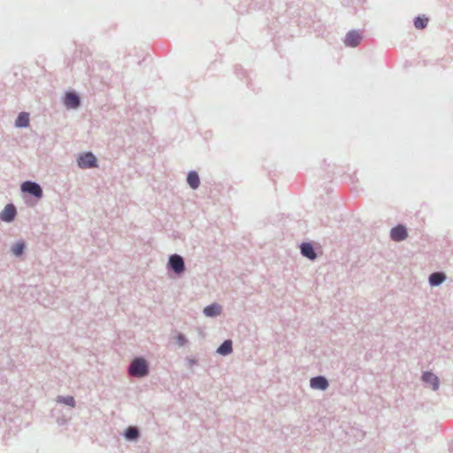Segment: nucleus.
Masks as SVG:
<instances>
[{
    "mask_svg": "<svg viewBox=\"0 0 453 453\" xmlns=\"http://www.w3.org/2000/svg\"><path fill=\"white\" fill-rule=\"evenodd\" d=\"M129 373L134 377H143L148 373V365L143 358H135L129 366Z\"/></svg>",
    "mask_w": 453,
    "mask_h": 453,
    "instance_id": "nucleus-1",
    "label": "nucleus"
},
{
    "mask_svg": "<svg viewBox=\"0 0 453 453\" xmlns=\"http://www.w3.org/2000/svg\"><path fill=\"white\" fill-rule=\"evenodd\" d=\"M21 190L23 192H27L37 198H41L42 196V190L41 187L35 182L25 181L21 185Z\"/></svg>",
    "mask_w": 453,
    "mask_h": 453,
    "instance_id": "nucleus-2",
    "label": "nucleus"
},
{
    "mask_svg": "<svg viewBox=\"0 0 453 453\" xmlns=\"http://www.w3.org/2000/svg\"><path fill=\"white\" fill-rule=\"evenodd\" d=\"M78 165L81 168L94 167L96 165V158L92 153L88 152L80 156Z\"/></svg>",
    "mask_w": 453,
    "mask_h": 453,
    "instance_id": "nucleus-3",
    "label": "nucleus"
},
{
    "mask_svg": "<svg viewBox=\"0 0 453 453\" xmlns=\"http://www.w3.org/2000/svg\"><path fill=\"white\" fill-rule=\"evenodd\" d=\"M169 265L178 274L183 273L185 269L184 261L179 255H172L170 257Z\"/></svg>",
    "mask_w": 453,
    "mask_h": 453,
    "instance_id": "nucleus-4",
    "label": "nucleus"
},
{
    "mask_svg": "<svg viewBox=\"0 0 453 453\" xmlns=\"http://www.w3.org/2000/svg\"><path fill=\"white\" fill-rule=\"evenodd\" d=\"M407 235V230L402 225H398L397 226L392 228L390 232L391 239L395 242H400L406 239Z\"/></svg>",
    "mask_w": 453,
    "mask_h": 453,
    "instance_id": "nucleus-5",
    "label": "nucleus"
},
{
    "mask_svg": "<svg viewBox=\"0 0 453 453\" xmlns=\"http://www.w3.org/2000/svg\"><path fill=\"white\" fill-rule=\"evenodd\" d=\"M16 215V208L13 204H7L0 213V219L5 222H11Z\"/></svg>",
    "mask_w": 453,
    "mask_h": 453,
    "instance_id": "nucleus-6",
    "label": "nucleus"
},
{
    "mask_svg": "<svg viewBox=\"0 0 453 453\" xmlns=\"http://www.w3.org/2000/svg\"><path fill=\"white\" fill-rule=\"evenodd\" d=\"M311 387L314 389L325 390L328 387V382L322 376L314 377L311 380Z\"/></svg>",
    "mask_w": 453,
    "mask_h": 453,
    "instance_id": "nucleus-7",
    "label": "nucleus"
},
{
    "mask_svg": "<svg viewBox=\"0 0 453 453\" xmlns=\"http://www.w3.org/2000/svg\"><path fill=\"white\" fill-rule=\"evenodd\" d=\"M65 104L68 108H76L80 104V99L74 93H67L65 96Z\"/></svg>",
    "mask_w": 453,
    "mask_h": 453,
    "instance_id": "nucleus-8",
    "label": "nucleus"
},
{
    "mask_svg": "<svg viewBox=\"0 0 453 453\" xmlns=\"http://www.w3.org/2000/svg\"><path fill=\"white\" fill-rule=\"evenodd\" d=\"M422 379L425 382L430 384L434 390L439 388V380L434 373L426 372L423 374Z\"/></svg>",
    "mask_w": 453,
    "mask_h": 453,
    "instance_id": "nucleus-9",
    "label": "nucleus"
},
{
    "mask_svg": "<svg viewBox=\"0 0 453 453\" xmlns=\"http://www.w3.org/2000/svg\"><path fill=\"white\" fill-rule=\"evenodd\" d=\"M360 40V35L355 31H352L346 35L345 43L349 46L355 47L359 44Z\"/></svg>",
    "mask_w": 453,
    "mask_h": 453,
    "instance_id": "nucleus-10",
    "label": "nucleus"
},
{
    "mask_svg": "<svg viewBox=\"0 0 453 453\" xmlns=\"http://www.w3.org/2000/svg\"><path fill=\"white\" fill-rule=\"evenodd\" d=\"M301 252L304 257L311 260L315 259L317 257L312 245L308 242H304L301 245Z\"/></svg>",
    "mask_w": 453,
    "mask_h": 453,
    "instance_id": "nucleus-11",
    "label": "nucleus"
},
{
    "mask_svg": "<svg viewBox=\"0 0 453 453\" xmlns=\"http://www.w3.org/2000/svg\"><path fill=\"white\" fill-rule=\"evenodd\" d=\"M221 308L219 304L213 303L204 308L203 313L208 317H214L220 314Z\"/></svg>",
    "mask_w": 453,
    "mask_h": 453,
    "instance_id": "nucleus-12",
    "label": "nucleus"
},
{
    "mask_svg": "<svg viewBox=\"0 0 453 453\" xmlns=\"http://www.w3.org/2000/svg\"><path fill=\"white\" fill-rule=\"evenodd\" d=\"M187 181L193 189L197 188L200 184V179L197 173L190 172L188 174Z\"/></svg>",
    "mask_w": 453,
    "mask_h": 453,
    "instance_id": "nucleus-13",
    "label": "nucleus"
},
{
    "mask_svg": "<svg viewBox=\"0 0 453 453\" xmlns=\"http://www.w3.org/2000/svg\"><path fill=\"white\" fill-rule=\"evenodd\" d=\"M29 124V115L27 112H21L18 116L15 125L18 127H26Z\"/></svg>",
    "mask_w": 453,
    "mask_h": 453,
    "instance_id": "nucleus-14",
    "label": "nucleus"
},
{
    "mask_svg": "<svg viewBox=\"0 0 453 453\" xmlns=\"http://www.w3.org/2000/svg\"><path fill=\"white\" fill-rule=\"evenodd\" d=\"M445 280V275L442 273H434L429 277V282L432 286H438Z\"/></svg>",
    "mask_w": 453,
    "mask_h": 453,
    "instance_id": "nucleus-15",
    "label": "nucleus"
},
{
    "mask_svg": "<svg viewBox=\"0 0 453 453\" xmlns=\"http://www.w3.org/2000/svg\"><path fill=\"white\" fill-rule=\"evenodd\" d=\"M220 355H227L232 352V342L230 340L225 341L217 349Z\"/></svg>",
    "mask_w": 453,
    "mask_h": 453,
    "instance_id": "nucleus-16",
    "label": "nucleus"
},
{
    "mask_svg": "<svg viewBox=\"0 0 453 453\" xmlns=\"http://www.w3.org/2000/svg\"><path fill=\"white\" fill-rule=\"evenodd\" d=\"M428 19L426 18L418 17L414 20V26L418 29H422L426 27Z\"/></svg>",
    "mask_w": 453,
    "mask_h": 453,
    "instance_id": "nucleus-17",
    "label": "nucleus"
},
{
    "mask_svg": "<svg viewBox=\"0 0 453 453\" xmlns=\"http://www.w3.org/2000/svg\"><path fill=\"white\" fill-rule=\"evenodd\" d=\"M126 437L129 440H134L138 437V430L135 427H128L126 434Z\"/></svg>",
    "mask_w": 453,
    "mask_h": 453,
    "instance_id": "nucleus-18",
    "label": "nucleus"
},
{
    "mask_svg": "<svg viewBox=\"0 0 453 453\" xmlns=\"http://www.w3.org/2000/svg\"><path fill=\"white\" fill-rule=\"evenodd\" d=\"M58 402L63 403L71 407H74V405H75V401L73 396H66V397L58 396Z\"/></svg>",
    "mask_w": 453,
    "mask_h": 453,
    "instance_id": "nucleus-19",
    "label": "nucleus"
},
{
    "mask_svg": "<svg viewBox=\"0 0 453 453\" xmlns=\"http://www.w3.org/2000/svg\"><path fill=\"white\" fill-rule=\"evenodd\" d=\"M24 248L25 246L23 243L18 242L12 247V252L14 255L19 256L23 253Z\"/></svg>",
    "mask_w": 453,
    "mask_h": 453,
    "instance_id": "nucleus-20",
    "label": "nucleus"
},
{
    "mask_svg": "<svg viewBox=\"0 0 453 453\" xmlns=\"http://www.w3.org/2000/svg\"><path fill=\"white\" fill-rule=\"evenodd\" d=\"M176 341H177V343L180 345V346H183L187 340L185 338V336L181 334H179L177 336H176Z\"/></svg>",
    "mask_w": 453,
    "mask_h": 453,
    "instance_id": "nucleus-21",
    "label": "nucleus"
}]
</instances>
